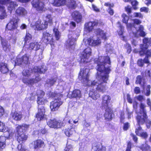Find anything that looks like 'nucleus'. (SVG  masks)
<instances>
[{
    "label": "nucleus",
    "mask_w": 151,
    "mask_h": 151,
    "mask_svg": "<svg viewBox=\"0 0 151 151\" xmlns=\"http://www.w3.org/2000/svg\"><path fill=\"white\" fill-rule=\"evenodd\" d=\"M143 42L144 44L146 45L151 46V37L149 38L147 37H145L143 39Z\"/></svg>",
    "instance_id": "nucleus-42"
},
{
    "label": "nucleus",
    "mask_w": 151,
    "mask_h": 151,
    "mask_svg": "<svg viewBox=\"0 0 151 151\" xmlns=\"http://www.w3.org/2000/svg\"><path fill=\"white\" fill-rule=\"evenodd\" d=\"M19 19L17 17H12L10 19L6 26V31H14L18 27V23Z\"/></svg>",
    "instance_id": "nucleus-8"
},
{
    "label": "nucleus",
    "mask_w": 151,
    "mask_h": 151,
    "mask_svg": "<svg viewBox=\"0 0 151 151\" xmlns=\"http://www.w3.org/2000/svg\"><path fill=\"white\" fill-rule=\"evenodd\" d=\"M146 105L144 104L141 103L139 105V111L137 112L136 111L137 116L136 119L137 122V124L143 125L145 123L147 119L146 110L145 108Z\"/></svg>",
    "instance_id": "nucleus-4"
},
{
    "label": "nucleus",
    "mask_w": 151,
    "mask_h": 151,
    "mask_svg": "<svg viewBox=\"0 0 151 151\" xmlns=\"http://www.w3.org/2000/svg\"><path fill=\"white\" fill-rule=\"evenodd\" d=\"M127 111L128 115V118L129 119H131L132 116L133 112L130 111L128 108L127 109Z\"/></svg>",
    "instance_id": "nucleus-60"
},
{
    "label": "nucleus",
    "mask_w": 151,
    "mask_h": 151,
    "mask_svg": "<svg viewBox=\"0 0 151 151\" xmlns=\"http://www.w3.org/2000/svg\"><path fill=\"white\" fill-rule=\"evenodd\" d=\"M87 40L89 45L94 47L99 45L101 43V40L99 37H98L96 40H94L93 39V37H91L87 39Z\"/></svg>",
    "instance_id": "nucleus-14"
},
{
    "label": "nucleus",
    "mask_w": 151,
    "mask_h": 151,
    "mask_svg": "<svg viewBox=\"0 0 151 151\" xmlns=\"http://www.w3.org/2000/svg\"><path fill=\"white\" fill-rule=\"evenodd\" d=\"M125 10L127 14L129 15L132 13V8L129 5H127L125 7Z\"/></svg>",
    "instance_id": "nucleus-49"
},
{
    "label": "nucleus",
    "mask_w": 151,
    "mask_h": 151,
    "mask_svg": "<svg viewBox=\"0 0 151 151\" xmlns=\"http://www.w3.org/2000/svg\"><path fill=\"white\" fill-rule=\"evenodd\" d=\"M84 28L86 31L89 32L92 31L93 29V26L90 22L85 23Z\"/></svg>",
    "instance_id": "nucleus-34"
},
{
    "label": "nucleus",
    "mask_w": 151,
    "mask_h": 151,
    "mask_svg": "<svg viewBox=\"0 0 151 151\" xmlns=\"http://www.w3.org/2000/svg\"><path fill=\"white\" fill-rule=\"evenodd\" d=\"M124 47L127 49V53L128 54L130 53L132 51V47L130 44L128 43H127L124 45Z\"/></svg>",
    "instance_id": "nucleus-44"
},
{
    "label": "nucleus",
    "mask_w": 151,
    "mask_h": 151,
    "mask_svg": "<svg viewBox=\"0 0 151 151\" xmlns=\"http://www.w3.org/2000/svg\"><path fill=\"white\" fill-rule=\"evenodd\" d=\"M117 24L119 25V28L120 31H121L120 35H122L123 34V32L124 29V27L121 24L120 22H118Z\"/></svg>",
    "instance_id": "nucleus-48"
},
{
    "label": "nucleus",
    "mask_w": 151,
    "mask_h": 151,
    "mask_svg": "<svg viewBox=\"0 0 151 151\" xmlns=\"http://www.w3.org/2000/svg\"><path fill=\"white\" fill-rule=\"evenodd\" d=\"M26 11L25 9L22 7H19L15 10V13L17 16H23L25 15Z\"/></svg>",
    "instance_id": "nucleus-23"
},
{
    "label": "nucleus",
    "mask_w": 151,
    "mask_h": 151,
    "mask_svg": "<svg viewBox=\"0 0 151 151\" xmlns=\"http://www.w3.org/2000/svg\"><path fill=\"white\" fill-rule=\"evenodd\" d=\"M147 104L149 107L150 111H151V101L150 99L148 98L147 99Z\"/></svg>",
    "instance_id": "nucleus-63"
},
{
    "label": "nucleus",
    "mask_w": 151,
    "mask_h": 151,
    "mask_svg": "<svg viewBox=\"0 0 151 151\" xmlns=\"http://www.w3.org/2000/svg\"><path fill=\"white\" fill-rule=\"evenodd\" d=\"M73 20L78 23L81 22L82 19V16L78 11H75L73 12Z\"/></svg>",
    "instance_id": "nucleus-18"
},
{
    "label": "nucleus",
    "mask_w": 151,
    "mask_h": 151,
    "mask_svg": "<svg viewBox=\"0 0 151 151\" xmlns=\"http://www.w3.org/2000/svg\"><path fill=\"white\" fill-rule=\"evenodd\" d=\"M148 46L145 47L144 44H141L140 46V50L139 51V53L140 56L144 55L147 49Z\"/></svg>",
    "instance_id": "nucleus-32"
},
{
    "label": "nucleus",
    "mask_w": 151,
    "mask_h": 151,
    "mask_svg": "<svg viewBox=\"0 0 151 151\" xmlns=\"http://www.w3.org/2000/svg\"><path fill=\"white\" fill-rule=\"evenodd\" d=\"M143 132V130L140 126V125L137 124L135 126V133L138 136H140Z\"/></svg>",
    "instance_id": "nucleus-39"
},
{
    "label": "nucleus",
    "mask_w": 151,
    "mask_h": 151,
    "mask_svg": "<svg viewBox=\"0 0 151 151\" xmlns=\"http://www.w3.org/2000/svg\"><path fill=\"white\" fill-rule=\"evenodd\" d=\"M93 61L97 66H105L107 64L110 65L111 63L110 58L107 56L99 57L94 59Z\"/></svg>",
    "instance_id": "nucleus-10"
},
{
    "label": "nucleus",
    "mask_w": 151,
    "mask_h": 151,
    "mask_svg": "<svg viewBox=\"0 0 151 151\" xmlns=\"http://www.w3.org/2000/svg\"><path fill=\"white\" fill-rule=\"evenodd\" d=\"M40 45L37 42H30L29 45L28 49L30 50L37 51L40 49Z\"/></svg>",
    "instance_id": "nucleus-21"
},
{
    "label": "nucleus",
    "mask_w": 151,
    "mask_h": 151,
    "mask_svg": "<svg viewBox=\"0 0 151 151\" xmlns=\"http://www.w3.org/2000/svg\"><path fill=\"white\" fill-rule=\"evenodd\" d=\"M96 69L97 70L96 78L98 81H92L88 80L89 70L85 67L81 69L79 78L86 85L93 87L98 91L103 93L106 90V84L104 83L108 80L110 68L109 67H97Z\"/></svg>",
    "instance_id": "nucleus-1"
},
{
    "label": "nucleus",
    "mask_w": 151,
    "mask_h": 151,
    "mask_svg": "<svg viewBox=\"0 0 151 151\" xmlns=\"http://www.w3.org/2000/svg\"><path fill=\"white\" fill-rule=\"evenodd\" d=\"M150 88L151 86L150 85L147 86L146 89V93H145V95L147 96H149L150 94Z\"/></svg>",
    "instance_id": "nucleus-53"
},
{
    "label": "nucleus",
    "mask_w": 151,
    "mask_h": 151,
    "mask_svg": "<svg viewBox=\"0 0 151 151\" xmlns=\"http://www.w3.org/2000/svg\"><path fill=\"white\" fill-rule=\"evenodd\" d=\"M66 5L68 8L72 9H75L77 6L76 2L74 0H69Z\"/></svg>",
    "instance_id": "nucleus-28"
},
{
    "label": "nucleus",
    "mask_w": 151,
    "mask_h": 151,
    "mask_svg": "<svg viewBox=\"0 0 151 151\" xmlns=\"http://www.w3.org/2000/svg\"><path fill=\"white\" fill-rule=\"evenodd\" d=\"M48 24L46 21L43 20L42 22L40 19H38L35 22L33 26V27H34L35 29L38 31L45 29L48 28Z\"/></svg>",
    "instance_id": "nucleus-11"
},
{
    "label": "nucleus",
    "mask_w": 151,
    "mask_h": 151,
    "mask_svg": "<svg viewBox=\"0 0 151 151\" xmlns=\"http://www.w3.org/2000/svg\"><path fill=\"white\" fill-rule=\"evenodd\" d=\"M111 99V97L108 95H104L103 96L102 102V108H110L109 106V104L110 102Z\"/></svg>",
    "instance_id": "nucleus-16"
},
{
    "label": "nucleus",
    "mask_w": 151,
    "mask_h": 151,
    "mask_svg": "<svg viewBox=\"0 0 151 151\" xmlns=\"http://www.w3.org/2000/svg\"><path fill=\"white\" fill-rule=\"evenodd\" d=\"M106 112L104 114V117L106 119L111 120L112 119L111 110L110 108H104Z\"/></svg>",
    "instance_id": "nucleus-26"
},
{
    "label": "nucleus",
    "mask_w": 151,
    "mask_h": 151,
    "mask_svg": "<svg viewBox=\"0 0 151 151\" xmlns=\"http://www.w3.org/2000/svg\"><path fill=\"white\" fill-rule=\"evenodd\" d=\"M132 20L133 21V24L134 25H139L142 22L140 20L137 19H133Z\"/></svg>",
    "instance_id": "nucleus-51"
},
{
    "label": "nucleus",
    "mask_w": 151,
    "mask_h": 151,
    "mask_svg": "<svg viewBox=\"0 0 151 151\" xmlns=\"http://www.w3.org/2000/svg\"><path fill=\"white\" fill-rule=\"evenodd\" d=\"M145 55H146V57L147 58L151 57V49L147 50Z\"/></svg>",
    "instance_id": "nucleus-56"
},
{
    "label": "nucleus",
    "mask_w": 151,
    "mask_h": 151,
    "mask_svg": "<svg viewBox=\"0 0 151 151\" xmlns=\"http://www.w3.org/2000/svg\"><path fill=\"white\" fill-rule=\"evenodd\" d=\"M18 151H26V150L22 147L21 144L18 145L17 147Z\"/></svg>",
    "instance_id": "nucleus-64"
},
{
    "label": "nucleus",
    "mask_w": 151,
    "mask_h": 151,
    "mask_svg": "<svg viewBox=\"0 0 151 151\" xmlns=\"http://www.w3.org/2000/svg\"><path fill=\"white\" fill-rule=\"evenodd\" d=\"M1 44L3 50L6 52L10 51L11 49V45L5 40L1 39Z\"/></svg>",
    "instance_id": "nucleus-20"
},
{
    "label": "nucleus",
    "mask_w": 151,
    "mask_h": 151,
    "mask_svg": "<svg viewBox=\"0 0 151 151\" xmlns=\"http://www.w3.org/2000/svg\"><path fill=\"white\" fill-rule=\"evenodd\" d=\"M7 67H0V71L3 73H5L8 71Z\"/></svg>",
    "instance_id": "nucleus-50"
},
{
    "label": "nucleus",
    "mask_w": 151,
    "mask_h": 151,
    "mask_svg": "<svg viewBox=\"0 0 151 151\" xmlns=\"http://www.w3.org/2000/svg\"><path fill=\"white\" fill-rule=\"evenodd\" d=\"M104 6L106 7H108L109 8H111L114 6V4L113 3L107 2L104 3Z\"/></svg>",
    "instance_id": "nucleus-54"
},
{
    "label": "nucleus",
    "mask_w": 151,
    "mask_h": 151,
    "mask_svg": "<svg viewBox=\"0 0 151 151\" xmlns=\"http://www.w3.org/2000/svg\"><path fill=\"white\" fill-rule=\"evenodd\" d=\"M30 55L25 53L20 57H17L15 61L14 66L29 65L30 63Z\"/></svg>",
    "instance_id": "nucleus-7"
},
{
    "label": "nucleus",
    "mask_w": 151,
    "mask_h": 151,
    "mask_svg": "<svg viewBox=\"0 0 151 151\" xmlns=\"http://www.w3.org/2000/svg\"><path fill=\"white\" fill-rule=\"evenodd\" d=\"M6 127L5 124L1 122H0V132H4L6 130Z\"/></svg>",
    "instance_id": "nucleus-47"
},
{
    "label": "nucleus",
    "mask_w": 151,
    "mask_h": 151,
    "mask_svg": "<svg viewBox=\"0 0 151 151\" xmlns=\"http://www.w3.org/2000/svg\"><path fill=\"white\" fill-rule=\"evenodd\" d=\"M95 33L96 36H99L102 39L105 40L107 39L106 33L104 31L100 28H97L95 30Z\"/></svg>",
    "instance_id": "nucleus-17"
},
{
    "label": "nucleus",
    "mask_w": 151,
    "mask_h": 151,
    "mask_svg": "<svg viewBox=\"0 0 151 151\" xmlns=\"http://www.w3.org/2000/svg\"><path fill=\"white\" fill-rule=\"evenodd\" d=\"M134 14L135 17H139L141 18H143V15L140 13L135 12L134 13Z\"/></svg>",
    "instance_id": "nucleus-59"
},
{
    "label": "nucleus",
    "mask_w": 151,
    "mask_h": 151,
    "mask_svg": "<svg viewBox=\"0 0 151 151\" xmlns=\"http://www.w3.org/2000/svg\"><path fill=\"white\" fill-rule=\"evenodd\" d=\"M96 148V151H106L105 148L101 145H98L95 146Z\"/></svg>",
    "instance_id": "nucleus-46"
},
{
    "label": "nucleus",
    "mask_w": 151,
    "mask_h": 151,
    "mask_svg": "<svg viewBox=\"0 0 151 151\" xmlns=\"http://www.w3.org/2000/svg\"><path fill=\"white\" fill-rule=\"evenodd\" d=\"M32 39V35L29 32H27L24 39V45H28V44L31 41Z\"/></svg>",
    "instance_id": "nucleus-25"
},
{
    "label": "nucleus",
    "mask_w": 151,
    "mask_h": 151,
    "mask_svg": "<svg viewBox=\"0 0 151 151\" xmlns=\"http://www.w3.org/2000/svg\"><path fill=\"white\" fill-rule=\"evenodd\" d=\"M46 19L45 20L47 21V23L50 25H52L53 23V18L52 15L50 14H47L45 17Z\"/></svg>",
    "instance_id": "nucleus-36"
},
{
    "label": "nucleus",
    "mask_w": 151,
    "mask_h": 151,
    "mask_svg": "<svg viewBox=\"0 0 151 151\" xmlns=\"http://www.w3.org/2000/svg\"><path fill=\"white\" fill-rule=\"evenodd\" d=\"M47 70L46 67H35L32 70L29 68L24 69L22 74L23 77L22 78V82L27 85H32L35 83H37L41 80L39 76H36L34 78H29L28 77L31 75L32 72L39 73H44Z\"/></svg>",
    "instance_id": "nucleus-2"
},
{
    "label": "nucleus",
    "mask_w": 151,
    "mask_h": 151,
    "mask_svg": "<svg viewBox=\"0 0 151 151\" xmlns=\"http://www.w3.org/2000/svg\"><path fill=\"white\" fill-rule=\"evenodd\" d=\"M64 151H72V146L70 145H67Z\"/></svg>",
    "instance_id": "nucleus-62"
},
{
    "label": "nucleus",
    "mask_w": 151,
    "mask_h": 151,
    "mask_svg": "<svg viewBox=\"0 0 151 151\" xmlns=\"http://www.w3.org/2000/svg\"><path fill=\"white\" fill-rule=\"evenodd\" d=\"M32 4L33 7L35 8L36 11L39 12L45 11L46 8L45 4L42 1H38L35 2L32 1Z\"/></svg>",
    "instance_id": "nucleus-12"
},
{
    "label": "nucleus",
    "mask_w": 151,
    "mask_h": 151,
    "mask_svg": "<svg viewBox=\"0 0 151 151\" xmlns=\"http://www.w3.org/2000/svg\"><path fill=\"white\" fill-rule=\"evenodd\" d=\"M149 10V8L146 7H142L140 9V11L141 12H144L146 13L148 12Z\"/></svg>",
    "instance_id": "nucleus-57"
},
{
    "label": "nucleus",
    "mask_w": 151,
    "mask_h": 151,
    "mask_svg": "<svg viewBox=\"0 0 151 151\" xmlns=\"http://www.w3.org/2000/svg\"><path fill=\"white\" fill-rule=\"evenodd\" d=\"M131 4L134 10H137V6L138 4V1L136 0H131L130 1Z\"/></svg>",
    "instance_id": "nucleus-43"
},
{
    "label": "nucleus",
    "mask_w": 151,
    "mask_h": 151,
    "mask_svg": "<svg viewBox=\"0 0 151 151\" xmlns=\"http://www.w3.org/2000/svg\"><path fill=\"white\" fill-rule=\"evenodd\" d=\"M31 145L32 146L34 149L37 150L44 146V142L41 139H38L35 141L33 142Z\"/></svg>",
    "instance_id": "nucleus-15"
},
{
    "label": "nucleus",
    "mask_w": 151,
    "mask_h": 151,
    "mask_svg": "<svg viewBox=\"0 0 151 151\" xmlns=\"http://www.w3.org/2000/svg\"><path fill=\"white\" fill-rule=\"evenodd\" d=\"M71 96L73 98H80L81 96L80 91L78 90H74L72 93Z\"/></svg>",
    "instance_id": "nucleus-37"
},
{
    "label": "nucleus",
    "mask_w": 151,
    "mask_h": 151,
    "mask_svg": "<svg viewBox=\"0 0 151 151\" xmlns=\"http://www.w3.org/2000/svg\"><path fill=\"white\" fill-rule=\"evenodd\" d=\"M11 116L13 119L17 121L20 120L22 117V114L19 112H12Z\"/></svg>",
    "instance_id": "nucleus-24"
},
{
    "label": "nucleus",
    "mask_w": 151,
    "mask_h": 151,
    "mask_svg": "<svg viewBox=\"0 0 151 151\" xmlns=\"http://www.w3.org/2000/svg\"><path fill=\"white\" fill-rule=\"evenodd\" d=\"M11 0H0V4L6 5L9 3Z\"/></svg>",
    "instance_id": "nucleus-58"
},
{
    "label": "nucleus",
    "mask_w": 151,
    "mask_h": 151,
    "mask_svg": "<svg viewBox=\"0 0 151 151\" xmlns=\"http://www.w3.org/2000/svg\"><path fill=\"white\" fill-rule=\"evenodd\" d=\"M135 98L141 102L145 99V98L143 96L140 95L136 96Z\"/></svg>",
    "instance_id": "nucleus-52"
},
{
    "label": "nucleus",
    "mask_w": 151,
    "mask_h": 151,
    "mask_svg": "<svg viewBox=\"0 0 151 151\" xmlns=\"http://www.w3.org/2000/svg\"><path fill=\"white\" fill-rule=\"evenodd\" d=\"M9 5L8 6V9L11 12L18 6L17 2L15 1H11L9 2Z\"/></svg>",
    "instance_id": "nucleus-33"
},
{
    "label": "nucleus",
    "mask_w": 151,
    "mask_h": 151,
    "mask_svg": "<svg viewBox=\"0 0 151 151\" xmlns=\"http://www.w3.org/2000/svg\"><path fill=\"white\" fill-rule=\"evenodd\" d=\"M94 89L90 91L89 92V97H91L94 100H96L98 99L100 96L96 91H95Z\"/></svg>",
    "instance_id": "nucleus-27"
},
{
    "label": "nucleus",
    "mask_w": 151,
    "mask_h": 151,
    "mask_svg": "<svg viewBox=\"0 0 151 151\" xmlns=\"http://www.w3.org/2000/svg\"><path fill=\"white\" fill-rule=\"evenodd\" d=\"M53 32L56 40H59L60 38L59 32L57 28L54 27L53 29Z\"/></svg>",
    "instance_id": "nucleus-41"
},
{
    "label": "nucleus",
    "mask_w": 151,
    "mask_h": 151,
    "mask_svg": "<svg viewBox=\"0 0 151 151\" xmlns=\"http://www.w3.org/2000/svg\"><path fill=\"white\" fill-rule=\"evenodd\" d=\"M90 22L92 25L93 27L94 26H97L99 24V21L98 20H95L93 21H90Z\"/></svg>",
    "instance_id": "nucleus-55"
},
{
    "label": "nucleus",
    "mask_w": 151,
    "mask_h": 151,
    "mask_svg": "<svg viewBox=\"0 0 151 151\" xmlns=\"http://www.w3.org/2000/svg\"><path fill=\"white\" fill-rule=\"evenodd\" d=\"M122 22L126 24H127L129 19V17L125 14H123L122 15Z\"/></svg>",
    "instance_id": "nucleus-45"
},
{
    "label": "nucleus",
    "mask_w": 151,
    "mask_h": 151,
    "mask_svg": "<svg viewBox=\"0 0 151 151\" xmlns=\"http://www.w3.org/2000/svg\"><path fill=\"white\" fill-rule=\"evenodd\" d=\"M143 132V130L140 126V125L137 124L135 126V133L138 136H140Z\"/></svg>",
    "instance_id": "nucleus-38"
},
{
    "label": "nucleus",
    "mask_w": 151,
    "mask_h": 151,
    "mask_svg": "<svg viewBox=\"0 0 151 151\" xmlns=\"http://www.w3.org/2000/svg\"><path fill=\"white\" fill-rule=\"evenodd\" d=\"M56 80L57 79L56 78L48 79L47 80V82L45 84V86L48 87H51L54 84Z\"/></svg>",
    "instance_id": "nucleus-35"
},
{
    "label": "nucleus",
    "mask_w": 151,
    "mask_h": 151,
    "mask_svg": "<svg viewBox=\"0 0 151 151\" xmlns=\"http://www.w3.org/2000/svg\"><path fill=\"white\" fill-rule=\"evenodd\" d=\"M137 64L139 66H143L144 65V61L142 59H139L137 61Z\"/></svg>",
    "instance_id": "nucleus-61"
},
{
    "label": "nucleus",
    "mask_w": 151,
    "mask_h": 151,
    "mask_svg": "<svg viewBox=\"0 0 151 151\" xmlns=\"http://www.w3.org/2000/svg\"><path fill=\"white\" fill-rule=\"evenodd\" d=\"M17 140L18 142L21 143L23 142L26 141L27 138V136L23 132L17 131Z\"/></svg>",
    "instance_id": "nucleus-19"
},
{
    "label": "nucleus",
    "mask_w": 151,
    "mask_h": 151,
    "mask_svg": "<svg viewBox=\"0 0 151 151\" xmlns=\"http://www.w3.org/2000/svg\"><path fill=\"white\" fill-rule=\"evenodd\" d=\"M29 127V125L26 124H23L22 125H19L17 127V131L23 132V130H27Z\"/></svg>",
    "instance_id": "nucleus-31"
},
{
    "label": "nucleus",
    "mask_w": 151,
    "mask_h": 151,
    "mask_svg": "<svg viewBox=\"0 0 151 151\" xmlns=\"http://www.w3.org/2000/svg\"><path fill=\"white\" fill-rule=\"evenodd\" d=\"M40 41L42 44L46 45H50L52 47L55 45V40L53 36L46 32L43 33Z\"/></svg>",
    "instance_id": "nucleus-6"
},
{
    "label": "nucleus",
    "mask_w": 151,
    "mask_h": 151,
    "mask_svg": "<svg viewBox=\"0 0 151 151\" xmlns=\"http://www.w3.org/2000/svg\"><path fill=\"white\" fill-rule=\"evenodd\" d=\"M66 0H54L53 5L56 7L63 6L66 4Z\"/></svg>",
    "instance_id": "nucleus-22"
},
{
    "label": "nucleus",
    "mask_w": 151,
    "mask_h": 151,
    "mask_svg": "<svg viewBox=\"0 0 151 151\" xmlns=\"http://www.w3.org/2000/svg\"><path fill=\"white\" fill-rule=\"evenodd\" d=\"M71 127H72L70 129H68L65 131V134L68 136L69 137L75 133V128L76 127L75 125L73 124Z\"/></svg>",
    "instance_id": "nucleus-29"
},
{
    "label": "nucleus",
    "mask_w": 151,
    "mask_h": 151,
    "mask_svg": "<svg viewBox=\"0 0 151 151\" xmlns=\"http://www.w3.org/2000/svg\"><path fill=\"white\" fill-rule=\"evenodd\" d=\"M91 48L89 47H87L84 50L80 56L81 63H86L92 61V59H89L91 55Z\"/></svg>",
    "instance_id": "nucleus-9"
},
{
    "label": "nucleus",
    "mask_w": 151,
    "mask_h": 151,
    "mask_svg": "<svg viewBox=\"0 0 151 151\" xmlns=\"http://www.w3.org/2000/svg\"><path fill=\"white\" fill-rule=\"evenodd\" d=\"M47 124L51 128H58L65 125V123L59 121H57L55 119H50L47 122Z\"/></svg>",
    "instance_id": "nucleus-13"
},
{
    "label": "nucleus",
    "mask_w": 151,
    "mask_h": 151,
    "mask_svg": "<svg viewBox=\"0 0 151 151\" xmlns=\"http://www.w3.org/2000/svg\"><path fill=\"white\" fill-rule=\"evenodd\" d=\"M37 103L39 105L38 107V113L36 115V118L39 121H40L45 117V109L43 105L47 102V100L43 97L45 93L43 91L41 90H38L37 92Z\"/></svg>",
    "instance_id": "nucleus-3"
},
{
    "label": "nucleus",
    "mask_w": 151,
    "mask_h": 151,
    "mask_svg": "<svg viewBox=\"0 0 151 151\" xmlns=\"http://www.w3.org/2000/svg\"><path fill=\"white\" fill-rule=\"evenodd\" d=\"M52 96L55 98L54 101L50 103V108L52 111L57 110L60 106L62 104L63 102L61 99L62 95L60 93H52Z\"/></svg>",
    "instance_id": "nucleus-5"
},
{
    "label": "nucleus",
    "mask_w": 151,
    "mask_h": 151,
    "mask_svg": "<svg viewBox=\"0 0 151 151\" xmlns=\"http://www.w3.org/2000/svg\"><path fill=\"white\" fill-rule=\"evenodd\" d=\"M6 140V137L2 136H0V150H1L5 147Z\"/></svg>",
    "instance_id": "nucleus-30"
},
{
    "label": "nucleus",
    "mask_w": 151,
    "mask_h": 151,
    "mask_svg": "<svg viewBox=\"0 0 151 151\" xmlns=\"http://www.w3.org/2000/svg\"><path fill=\"white\" fill-rule=\"evenodd\" d=\"M140 148L142 151H151L150 146L146 143L142 145Z\"/></svg>",
    "instance_id": "nucleus-40"
}]
</instances>
